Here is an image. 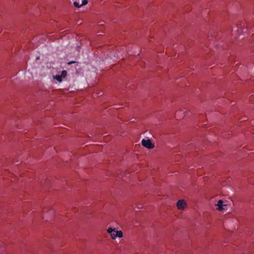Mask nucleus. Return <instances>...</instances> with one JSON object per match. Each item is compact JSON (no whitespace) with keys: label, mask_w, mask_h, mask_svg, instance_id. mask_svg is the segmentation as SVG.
<instances>
[{"label":"nucleus","mask_w":254,"mask_h":254,"mask_svg":"<svg viewBox=\"0 0 254 254\" xmlns=\"http://www.w3.org/2000/svg\"><path fill=\"white\" fill-rule=\"evenodd\" d=\"M107 231L110 234L111 238L113 240L116 239L117 237L121 238L123 237L122 231L117 230L116 228H109Z\"/></svg>","instance_id":"f257e3e1"},{"label":"nucleus","mask_w":254,"mask_h":254,"mask_svg":"<svg viewBox=\"0 0 254 254\" xmlns=\"http://www.w3.org/2000/svg\"><path fill=\"white\" fill-rule=\"evenodd\" d=\"M142 145L148 149H152L154 147V144L151 142L150 140L143 139L141 141Z\"/></svg>","instance_id":"f03ea898"},{"label":"nucleus","mask_w":254,"mask_h":254,"mask_svg":"<svg viewBox=\"0 0 254 254\" xmlns=\"http://www.w3.org/2000/svg\"><path fill=\"white\" fill-rule=\"evenodd\" d=\"M217 206V209L219 211L226 209L225 207L227 206V204H224L222 200H219L216 205Z\"/></svg>","instance_id":"7ed1b4c3"},{"label":"nucleus","mask_w":254,"mask_h":254,"mask_svg":"<svg viewBox=\"0 0 254 254\" xmlns=\"http://www.w3.org/2000/svg\"><path fill=\"white\" fill-rule=\"evenodd\" d=\"M186 205V203L184 200H179L177 203V206L179 209H183Z\"/></svg>","instance_id":"20e7f679"},{"label":"nucleus","mask_w":254,"mask_h":254,"mask_svg":"<svg viewBox=\"0 0 254 254\" xmlns=\"http://www.w3.org/2000/svg\"><path fill=\"white\" fill-rule=\"evenodd\" d=\"M54 79H56L59 82H61L62 81V76L59 75H57L54 77Z\"/></svg>","instance_id":"39448f33"},{"label":"nucleus","mask_w":254,"mask_h":254,"mask_svg":"<svg viewBox=\"0 0 254 254\" xmlns=\"http://www.w3.org/2000/svg\"><path fill=\"white\" fill-rule=\"evenodd\" d=\"M81 3H79V1H75L73 2V5L74 6L76 7H81Z\"/></svg>","instance_id":"423d86ee"},{"label":"nucleus","mask_w":254,"mask_h":254,"mask_svg":"<svg viewBox=\"0 0 254 254\" xmlns=\"http://www.w3.org/2000/svg\"><path fill=\"white\" fill-rule=\"evenodd\" d=\"M66 75V71L65 70H63L60 76H62V78L65 77Z\"/></svg>","instance_id":"0eeeda50"},{"label":"nucleus","mask_w":254,"mask_h":254,"mask_svg":"<svg viewBox=\"0 0 254 254\" xmlns=\"http://www.w3.org/2000/svg\"><path fill=\"white\" fill-rule=\"evenodd\" d=\"M88 3L87 0H82V2L81 3V6L86 4Z\"/></svg>","instance_id":"6e6552de"},{"label":"nucleus","mask_w":254,"mask_h":254,"mask_svg":"<svg viewBox=\"0 0 254 254\" xmlns=\"http://www.w3.org/2000/svg\"><path fill=\"white\" fill-rule=\"evenodd\" d=\"M75 63V62H74V61H71V62H68V63H67V64H68V65H70L71 64H73V63Z\"/></svg>","instance_id":"1a4fd4ad"},{"label":"nucleus","mask_w":254,"mask_h":254,"mask_svg":"<svg viewBox=\"0 0 254 254\" xmlns=\"http://www.w3.org/2000/svg\"><path fill=\"white\" fill-rule=\"evenodd\" d=\"M242 32H243V33H246V32H247V29H246V28H243V30H242Z\"/></svg>","instance_id":"9d476101"},{"label":"nucleus","mask_w":254,"mask_h":254,"mask_svg":"<svg viewBox=\"0 0 254 254\" xmlns=\"http://www.w3.org/2000/svg\"><path fill=\"white\" fill-rule=\"evenodd\" d=\"M36 59H37V60L39 59V57H37Z\"/></svg>","instance_id":"9b49d317"}]
</instances>
